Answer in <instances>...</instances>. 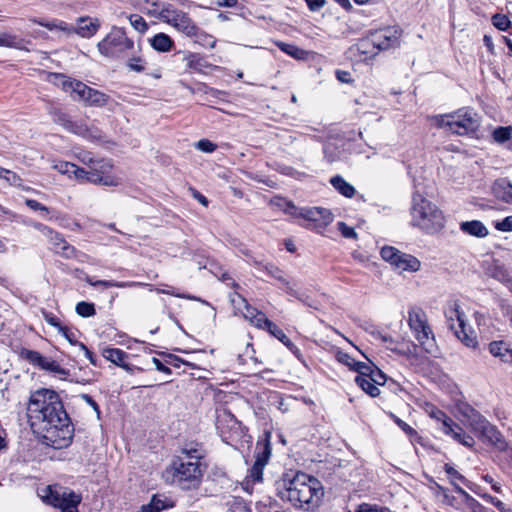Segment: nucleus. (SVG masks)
Here are the masks:
<instances>
[{
    "label": "nucleus",
    "instance_id": "obj_20",
    "mask_svg": "<svg viewBox=\"0 0 512 512\" xmlns=\"http://www.w3.org/2000/svg\"><path fill=\"white\" fill-rule=\"evenodd\" d=\"M368 370L369 367L366 364H357L355 371H357L359 375L356 376L355 382L368 395L376 397L380 394V390L366 373Z\"/></svg>",
    "mask_w": 512,
    "mask_h": 512
},
{
    "label": "nucleus",
    "instance_id": "obj_64",
    "mask_svg": "<svg viewBox=\"0 0 512 512\" xmlns=\"http://www.w3.org/2000/svg\"><path fill=\"white\" fill-rule=\"evenodd\" d=\"M25 204L32 210H35V211H43V212H46L48 213L49 212V208L44 206L43 204H41L40 202L34 200V199H27L25 201Z\"/></svg>",
    "mask_w": 512,
    "mask_h": 512
},
{
    "label": "nucleus",
    "instance_id": "obj_33",
    "mask_svg": "<svg viewBox=\"0 0 512 512\" xmlns=\"http://www.w3.org/2000/svg\"><path fill=\"white\" fill-rule=\"evenodd\" d=\"M372 41L371 32L364 38L360 39L356 44L357 50L359 53L365 55L366 58L374 57L379 52L376 50L375 44Z\"/></svg>",
    "mask_w": 512,
    "mask_h": 512
},
{
    "label": "nucleus",
    "instance_id": "obj_23",
    "mask_svg": "<svg viewBox=\"0 0 512 512\" xmlns=\"http://www.w3.org/2000/svg\"><path fill=\"white\" fill-rule=\"evenodd\" d=\"M70 27L72 28V32L77 33L81 37L89 38L96 34L100 27V23L97 19L81 17L78 19L76 27Z\"/></svg>",
    "mask_w": 512,
    "mask_h": 512
},
{
    "label": "nucleus",
    "instance_id": "obj_43",
    "mask_svg": "<svg viewBox=\"0 0 512 512\" xmlns=\"http://www.w3.org/2000/svg\"><path fill=\"white\" fill-rule=\"evenodd\" d=\"M76 312L82 317H91L95 315L96 310L93 303L82 301L76 305Z\"/></svg>",
    "mask_w": 512,
    "mask_h": 512
},
{
    "label": "nucleus",
    "instance_id": "obj_8",
    "mask_svg": "<svg viewBox=\"0 0 512 512\" xmlns=\"http://www.w3.org/2000/svg\"><path fill=\"white\" fill-rule=\"evenodd\" d=\"M49 115L52 121L65 130L81 136L87 140L97 141L102 139V132L95 126H88L82 121H72L70 117L58 107H51L49 109Z\"/></svg>",
    "mask_w": 512,
    "mask_h": 512
},
{
    "label": "nucleus",
    "instance_id": "obj_16",
    "mask_svg": "<svg viewBox=\"0 0 512 512\" xmlns=\"http://www.w3.org/2000/svg\"><path fill=\"white\" fill-rule=\"evenodd\" d=\"M401 29L397 26H390L371 32L372 41L378 52L396 48L400 45Z\"/></svg>",
    "mask_w": 512,
    "mask_h": 512
},
{
    "label": "nucleus",
    "instance_id": "obj_35",
    "mask_svg": "<svg viewBox=\"0 0 512 512\" xmlns=\"http://www.w3.org/2000/svg\"><path fill=\"white\" fill-rule=\"evenodd\" d=\"M275 279L281 283L285 292L288 295L293 296V297L297 298L298 300L304 302L303 295L295 289L294 284L285 277V274L283 271H281L279 276L276 277Z\"/></svg>",
    "mask_w": 512,
    "mask_h": 512
},
{
    "label": "nucleus",
    "instance_id": "obj_51",
    "mask_svg": "<svg viewBox=\"0 0 512 512\" xmlns=\"http://www.w3.org/2000/svg\"><path fill=\"white\" fill-rule=\"evenodd\" d=\"M229 512H250V510L242 499L234 498L229 502Z\"/></svg>",
    "mask_w": 512,
    "mask_h": 512
},
{
    "label": "nucleus",
    "instance_id": "obj_44",
    "mask_svg": "<svg viewBox=\"0 0 512 512\" xmlns=\"http://www.w3.org/2000/svg\"><path fill=\"white\" fill-rule=\"evenodd\" d=\"M20 356L27 360L30 364L37 366L40 360L41 354L38 351L22 349L20 352Z\"/></svg>",
    "mask_w": 512,
    "mask_h": 512
},
{
    "label": "nucleus",
    "instance_id": "obj_39",
    "mask_svg": "<svg viewBox=\"0 0 512 512\" xmlns=\"http://www.w3.org/2000/svg\"><path fill=\"white\" fill-rule=\"evenodd\" d=\"M32 21L40 26H43V27L49 29V30L58 29V30H61V31H64L67 33H72V28L64 21L45 22V21L36 20V19H33Z\"/></svg>",
    "mask_w": 512,
    "mask_h": 512
},
{
    "label": "nucleus",
    "instance_id": "obj_47",
    "mask_svg": "<svg viewBox=\"0 0 512 512\" xmlns=\"http://www.w3.org/2000/svg\"><path fill=\"white\" fill-rule=\"evenodd\" d=\"M74 165L75 164L71 162L58 161L53 165V168L57 170L59 173L67 175L69 178H71V173L74 169Z\"/></svg>",
    "mask_w": 512,
    "mask_h": 512
},
{
    "label": "nucleus",
    "instance_id": "obj_48",
    "mask_svg": "<svg viewBox=\"0 0 512 512\" xmlns=\"http://www.w3.org/2000/svg\"><path fill=\"white\" fill-rule=\"evenodd\" d=\"M127 66L130 68V70L138 73L145 70L144 60L140 56H133L129 58Z\"/></svg>",
    "mask_w": 512,
    "mask_h": 512
},
{
    "label": "nucleus",
    "instance_id": "obj_56",
    "mask_svg": "<svg viewBox=\"0 0 512 512\" xmlns=\"http://www.w3.org/2000/svg\"><path fill=\"white\" fill-rule=\"evenodd\" d=\"M151 503L154 508L157 509V512H160L163 509L173 507V502L167 498L161 499L157 496H153L151 499Z\"/></svg>",
    "mask_w": 512,
    "mask_h": 512
},
{
    "label": "nucleus",
    "instance_id": "obj_2",
    "mask_svg": "<svg viewBox=\"0 0 512 512\" xmlns=\"http://www.w3.org/2000/svg\"><path fill=\"white\" fill-rule=\"evenodd\" d=\"M322 495L320 482L303 472H298L292 479L285 481L284 490L280 492L282 499L306 510L313 508Z\"/></svg>",
    "mask_w": 512,
    "mask_h": 512
},
{
    "label": "nucleus",
    "instance_id": "obj_6",
    "mask_svg": "<svg viewBox=\"0 0 512 512\" xmlns=\"http://www.w3.org/2000/svg\"><path fill=\"white\" fill-rule=\"evenodd\" d=\"M445 317L448 327L454 331L455 336L467 347L475 348L477 338L470 327H467L465 314L460 310L457 301L449 303L445 309Z\"/></svg>",
    "mask_w": 512,
    "mask_h": 512
},
{
    "label": "nucleus",
    "instance_id": "obj_14",
    "mask_svg": "<svg viewBox=\"0 0 512 512\" xmlns=\"http://www.w3.org/2000/svg\"><path fill=\"white\" fill-rule=\"evenodd\" d=\"M162 19L178 31L192 37L197 34L198 27L191 20L187 13L167 7L161 12Z\"/></svg>",
    "mask_w": 512,
    "mask_h": 512
},
{
    "label": "nucleus",
    "instance_id": "obj_21",
    "mask_svg": "<svg viewBox=\"0 0 512 512\" xmlns=\"http://www.w3.org/2000/svg\"><path fill=\"white\" fill-rule=\"evenodd\" d=\"M463 424L472 432L477 434L488 420L472 407H466L460 410Z\"/></svg>",
    "mask_w": 512,
    "mask_h": 512
},
{
    "label": "nucleus",
    "instance_id": "obj_25",
    "mask_svg": "<svg viewBox=\"0 0 512 512\" xmlns=\"http://www.w3.org/2000/svg\"><path fill=\"white\" fill-rule=\"evenodd\" d=\"M242 315L255 327L265 329L267 331L273 323L263 312L258 311L252 306H246V311H242Z\"/></svg>",
    "mask_w": 512,
    "mask_h": 512
},
{
    "label": "nucleus",
    "instance_id": "obj_1",
    "mask_svg": "<svg viewBox=\"0 0 512 512\" xmlns=\"http://www.w3.org/2000/svg\"><path fill=\"white\" fill-rule=\"evenodd\" d=\"M27 417L32 431L43 444L54 449H63L71 444L74 428L60 396L54 390L43 388L32 392Z\"/></svg>",
    "mask_w": 512,
    "mask_h": 512
},
{
    "label": "nucleus",
    "instance_id": "obj_31",
    "mask_svg": "<svg viewBox=\"0 0 512 512\" xmlns=\"http://www.w3.org/2000/svg\"><path fill=\"white\" fill-rule=\"evenodd\" d=\"M150 44L158 52H168L172 49L174 41L165 33H158L150 39Z\"/></svg>",
    "mask_w": 512,
    "mask_h": 512
},
{
    "label": "nucleus",
    "instance_id": "obj_53",
    "mask_svg": "<svg viewBox=\"0 0 512 512\" xmlns=\"http://www.w3.org/2000/svg\"><path fill=\"white\" fill-rule=\"evenodd\" d=\"M338 230L340 231L341 235L344 238L347 239H356L357 233L355 232L353 227L348 226L345 222H338L337 223Z\"/></svg>",
    "mask_w": 512,
    "mask_h": 512
},
{
    "label": "nucleus",
    "instance_id": "obj_52",
    "mask_svg": "<svg viewBox=\"0 0 512 512\" xmlns=\"http://www.w3.org/2000/svg\"><path fill=\"white\" fill-rule=\"evenodd\" d=\"M493 25L499 30L505 31L510 26V20L506 15L496 14L492 18Z\"/></svg>",
    "mask_w": 512,
    "mask_h": 512
},
{
    "label": "nucleus",
    "instance_id": "obj_7",
    "mask_svg": "<svg viewBox=\"0 0 512 512\" xmlns=\"http://www.w3.org/2000/svg\"><path fill=\"white\" fill-rule=\"evenodd\" d=\"M408 325L424 350L431 353L435 346V339L425 311L420 307L410 308L408 311Z\"/></svg>",
    "mask_w": 512,
    "mask_h": 512
},
{
    "label": "nucleus",
    "instance_id": "obj_63",
    "mask_svg": "<svg viewBox=\"0 0 512 512\" xmlns=\"http://www.w3.org/2000/svg\"><path fill=\"white\" fill-rule=\"evenodd\" d=\"M495 228L499 231H512V216H508L501 222H497Z\"/></svg>",
    "mask_w": 512,
    "mask_h": 512
},
{
    "label": "nucleus",
    "instance_id": "obj_46",
    "mask_svg": "<svg viewBox=\"0 0 512 512\" xmlns=\"http://www.w3.org/2000/svg\"><path fill=\"white\" fill-rule=\"evenodd\" d=\"M511 137V129L509 127H499L494 130L493 138L499 143L509 140Z\"/></svg>",
    "mask_w": 512,
    "mask_h": 512
},
{
    "label": "nucleus",
    "instance_id": "obj_19",
    "mask_svg": "<svg viewBox=\"0 0 512 512\" xmlns=\"http://www.w3.org/2000/svg\"><path fill=\"white\" fill-rule=\"evenodd\" d=\"M441 429L444 434L452 437L455 441L465 447L471 448L475 444L474 438L467 434L464 429L456 424L451 418H445L444 428Z\"/></svg>",
    "mask_w": 512,
    "mask_h": 512
},
{
    "label": "nucleus",
    "instance_id": "obj_58",
    "mask_svg": "<svg viewBox=\"0 0 512 512\" xmlns=\"http://www.w3.org/2000/svg\"><path fill=\"white\" fill-rule=\"evenodd\" d=\"M44 319H45V321H46L49 325H51V326H53V327L57 328V330H58V332H59V333H66V332L64 331V330H65V326H63V325L60 323L59 319H58L56 316H54L53 314H51V313H44Z\"/></svg>",
    "mask_w": 512,
    "mask_h": 512
},
{
    "label": "nucleus",
    "instance_id": "obj_59",
    "mask_svg": "<svg viewBox=\"0 0 512 512\" xmlns=\"http://www.w3.org/2000/svg\"><path fill=\"white\" fill-rule=\"evenodd\" d=\"M337 359L341 363L349 366L353 370H355V368L357 367V364H364L363 362L355 361L351 356H349L347 353H343V352H338Z\"/></svg>",
    "mask_w": 512,
    "mask_h": 512
},
{
    "label": "nucleus",
    "instance_id": "obj_29",
    "mask_svg": "<svg viewBox=\"0 0 512 512\" xmlns=\"http://www.w3.org/2000/svg\"><path fill=\"white\" fill-rule=\"evenodd\" d=\"M460 230L465 234L478 238H484L488 235V229L479 220L461 222Z\"/></svg>",
    "mask_w": 512,
    "mask_h": 512
},
{
    "label": "nucleus",
    "instance_id": "obj_11",
    "mask_svg": "<svg viewBox=\"0 0 512 512\" xmlns=\"http://www.w3.org/2000/svg\"><path fill=\"white\" fill-rule=\"evenodd\" d=\"M381 257L390 263L399 272H417L420 270L421 262L413 255L404 253L395 247L384 246L380 251Z\"/></svg>",
    "mask_w": 512,
    "mask_h": 512
},
{
    "label": "nucleus",
    "instance_id": "obj_32",
    "mask_svg": "<svg viewBox=\"0 0 512 512\" xmlns=\"http://www.w3.org/2000/svg\"><path fill=\"white\" fill-rule=\"evenodd\" d=\"M491 276L505 284L512 282V274L509 269L499 261H494L490 268Z\"/></svg>",
    "mask_w": 512,
    "mask_h": 512
},
{
    "label": "nucleus",
    "instance_id": "obj_17",
    "mask_svg": "<svg viewBox=\"0 0 512 512\" xmlns=\"http://www.w3.org/2000/svg\"><path fill=\"white\" fill-rule=\"evenodd\" d=\"M49 494L46 496L48 503L54 507L60 508L62 512H78V505L81 501L80 496L73 492L58 491L48 488Z\"/></svg>",
    "mask_w": 512,
    "mask_h": 512
},
{
    "label": "nucleus",
    "instance_id": "obj_50",
    "mask_svg": "<svg viewBox=\"0 0 512 512\" xmlns=\"http://www.w3.org/2000/svg\"><path fill=\"white\" fill-rule=\"evenodd\" d=\"M43 370H46V371H49L51 373H54V374H58V375H63V376H66L68 375V371L61 367L55 360H52L50 359L46 366H44Z\"/></svg>",
    "mask_w": 512,
    "mask_h": 512
},
{
    "label": "nucleus",
    "instance_id": "obj_10",
    "mask_svg": "<svg viewBox=\"0 0 512 512\" xmlns=\"http://www.w3.org/2000/svg\"><path fill=\"white\" fill-rule=\"evenodd\" d=\"M283 209L286 213L301 217L305 220L315 223L317 228H325L334 220L333 213L326 208L305 207L297 208L292 202L285 201Z\"/></svg>",
    "mask_w": 512,
    "mask_h": 512
},
{
    "label": "nucleus",
    "instance_id": "obj_22",
    "mask_svg": "<svg viewBox=\"0 0 512 512\" xmlns=\"http://www.w3.org/2000/svg\"><path fill=\"white\" fill-rule=\"evenodd\" d=\"M85 281L94 287L101 286L103 288H111V287H118V288H131V287H148L150 291L153 290V285L143 283V282H135V281H126V282H116L112 280H94V278L87 276L85 278Z\"/></svg>",
    "mask_w": 512,
    "mask_h": 512
},
{
    "label": "nucleus",
    "instance_id": "obj_28",
    "mask_svg": "<svg viewBox=\"0 0 512 512\" xmlns=\"http://www.w3.org/2000/svg\"><path fill=\"white\" fill-rule=\"evenodd\" d=\"M176 55H182V60L186 64V68L197 72H203L210 65L199 54L192 52H177Z\"/></svg>",
    "mask_w": 512,
    "mask_h": 512
},
{
    "label": "nucleus",
    "instance_id": "obj_40",
    "mask_svg": "<svg viewBox=\"0 0 512 512\" xmlns=\"http://www.w3.org/2000/svg\"><path fill=\"white\" fill-rule=\"evenodd\" d=\"M78 159L85 165H88L89 167L92 166H100V168H110L111 165L109 163L104 162L103 160H95L91 156V153L89 152H81L78 154Z\"/></svg>",
    "mask_w": 512,
    "mask_h": 512
},
{
    "label": "nucleus",
    "instance_id": "obj_15",
    "mask_svg": "<svg viewBox=\"0 0 512 512\" xmlns=\"http://www.w3.org/2000/svg\"><path fill=\"white\" fill-rule=\"evenodd\" d=\"M34 228L40 231L45 237H47L51 244V249L56 254H59L60 256L67 259L76 257L77 250L71 246L60 233L54 231L42 223H35Z\"/></svg>",
    "mask_w": 512,
    "mask_h": 512
},
{
    "label": "nucleus",
    "instance_id": "obj_34",
    "mask_svg": "<svg viewBox=\"0 0 512 512\" xmlns=\"http://www.w3.org/2000/svg\"><path fill=\"white\" fill-rule=\"evenodd\" d=\"M102 355L106 360L120 367H126L124 360L127 358V353L123 350L119 348H105Z\"/></svg>",
    "mask_w": 512,
    "mask_h": 512
},
{
    "label": "nucleus",
    "instance_id": "obj_38",
    "mask_svg": "<svg viewBox=\"0 0 512 512\" xmlns=\"http://www.w3.org/2000/svg\"><path fill=\"white\" fill-rule=\"evenodd\" d=\"M22 42L23 41L16 35H12L9 33L0 34V46L21 49Z\"/></svg>",
    "mask_w": 512,
    "mask_h": 512
},
{
    "label": "nucleus",
    "instance_id": "obj_4",
    "mask_svg": "<svg viewBox=\"0 0 512 512\" xmlns=\"http://www.w3.org/2000/svg\"><path fill=\"white\" fill-rule=\"evenodd\" d=\"M205 469L204 464L174 457L171 464L164 470L163 478L167 483L182 490H195L202 483Z\"/></svg>",
    "mask_w": 512,
    "mask_h": 512
},
{
    "label": "nucleus",
    "instance_id": "obj_45",
    "mask_svg": "<svg viewBox=\"0 0 512 512\" xmlns=\"http://www.w3.org/2000/svg\"><path fill=\"white\" fill-rule=\"evenodd\" d=\"M231 303L234 308L242 314V311H246V306H251L245 298L240 294L234 293L231 295Z\"/></svg>",
    "mask_w": 512,
    "mask_h": 512
},
{
    "label": "nucleus",
    "instance_id": "obj_54",
    "mask_svg": "<svg viewBox=\"0 0 512 512\" xmlns=\"http://www.w3.org/2000/svg\"><path fill=\"white\" fill-rule=\"evenodd\" d=\"M131 25L139 32H145L147 30V23L143 17L134 14L129 17Z\"/></svg>",
    "mask_w": 512,
    "mask_h": 512
},
{
    "label": "nucleus",
    "instance_id": "obj_13",
    "mask_svg": "<svg viewBox=\"0 0 512 512\" xmlns=\"http://www.w3.org/2000/svg\"><path fill=\"white\" fill-rule=\"evenodd\" d=\"M133 48L134 42L127 37L122 29H113L98 44L100 53L108 57H113L117 53L132 50Z\"/></svg>",
    "mask_w": 512,
    "mask_h": 512
},
{
    "label": "nucleus",
    "instance_id": "obj_41",
    "mask_svg": "<svg viewBox=\"0 0 512 512\" xmlns=\"http://www.w3.org/2000/svg\"><path fill=\"white\" fill-rule=\"evenodd\" d=\"M489 352L495 357L502 358L510 350L503 341H493L489 344Z\"/></svg>",
    "mask_w": 512,
    "mask_h": 512
},
{
    "label": "nucleus",
    "instance_id": "obj_12",
    "mask_svg": "<svg viewBox=\"0 0 512 512\" xmlns=\"http://www.w3.org/2000/svg\"><path fill=\"white\" fill-rule=\"evenodd\" d=\"M256 450L257 453L255 463L249 470L242 483L243 489L248 493H252V484L262 481L263 469L271 455V447L269 441L267 440L265 443H257Z\"/></svg>",
    "mask_w": 512,
    "mask_h": 512
},
{
    "label": "nucleus",
    "instance_id": "obj_55",
    "mask_svg": "<svg viewBox=\"0 0 512 512\" xmlns=\"http://www.w3.org/2000/svg\"><path fill=\"white\" fill-rule=\"evenodd\" d=\"M482 498L494 505L500 512H512L510 508H507L506 505L496 497H493L489 494H484L482 495Z\"/></svg>",
    "mask_w": 512,
    "mask_h": 512
},
{
    "label": "nucleus",
    "instance_id": "obj_18",
    "mask_svg": "<svg viewBox=\"0 0 512 512\" xmlns=\"http://www.w3.org/2000/svg\"><path fill=\"white\" fill-rule=\"evenodd\" d=\"M481 440L493 445L499 451H505L508 448V443L505 441L503 435L492 425L489 421L482 427L476 434Z\"/></svg>",
    "mask_w": 512,
    "mask_h": 512
},
{
    "label": "nucleus",
    "instance_id": "obj_57",
    "mask_svg": "<svg viewBox=\"0 0 512 512\" xmlns=\"http://www.w3.org/2000/svg\"><path fill=\"white\" fill-rule=\"evenodd\" d=\"M195 147L202 152L212 153L216 150L217 145L208 139H201L195 144Z\"/></svg>",
    "mask_w": 512,
    "mask_h": 512
},
{
    "label": "nucleus",
    "instance_id": "obj_36",
    "mask_svg": "<svg viewBox=\"0 0 512 512\" xmlns=\"http://www.w3.org/2000/svg\"><path fill=\"white\" fill-rule=\"evenodd\" d=\"M277 46L281 51L285 52L286 54L290 55L295 59H304L307 55V52L305 50L293 44L279 42L277 43Z\"/></svg>",
    "mask_w": 512,
    "mask_h": 512
},
{
    "label": "nucleus",
    "instance_id": "obj_9",
    "mask_svg": "<svg viewBox=\"0 0 512 512\" xmlns=\"http://www.w3.org/2000/svg\"><path fill=\"white\" fill-rule=\"evenodd\" d=\"M61 85L64 91L77 95L80 100L85 101L89 106L101 107L106 105L109 100L107 94L80 81L69 80L61 76Z\"/></svg>",
    "mask_w": 512,
    "mask_h": 512
},
{
    "label": "nucleus",
    "instance_id": "obj_5",
    "mask_svg": "<svg viewBox=\"0 0 512 512\" xmlns=\"http://www.w3.org/2000/svg\"><path fill=\"white\" fill-rule=\"evenodd\" d=\"M435 125L457 135L474 133L480 126V116L471 108H462L456 112L434 117Z\"/></svg>",
    "mask_w": 512,
    "mask_h": 512
},
{
    "label": "nucleus",
    "instance_id": "obj_61",
    "mask_svg": "<svg viewBox=\"0 0 512 512\" xmlns=\"http://www.w3.org/2000/svg\"><path fill=\"white\" fill-rule=\"evenodd\" d=\"M368 375L377 386L384 385L386 382L385 374L382 373L379 369L370 371Z\"/></svg>",
    "mask_w": 512,
    "mask_h": 512
},
{
    "label": "nucleus",
    "instance_id": "obj_26",
    "mask_svg": "<svg viewBox=\"0 0 512 512\" xmlns=\"http://www.w3.org/2000/svg\"><path fill=\"white\" fill-rule=\"evenodd\" d=\"M492 193L498 200L512 204V184L507 178L497 179L492 185Z\"/></svg>",
    "mask_w": 512,
    "mask_h": 512
},
{
    "label": "nucleus",
    "instance_id": "obj_24",
    "mask_svg": "<svg viewBox=\"0 0 512 512\" xmlns=\"http://www.w3.org/2000/svg\"><path fill=\"white\" fill-rule=\"evenodd\" d=\"M175 457L186 461H195L197 464H203L201 461L205 457V450L200 444L191 442L185 444L181 448L180 454Z\"/></svg>",
    "mask_w": 512,
    "mask_h": 512
},
{
    "label": "nucleus",
    "instance_id": "obj_49",
    "mask_svg": "<svg viewBox=\"0 0 512 512\" xmlns=\"http://www.w3.org/2000/svg\"><path fill=\"white\" fill-rule=\"evenodd\" d=\"M43 370H46V371H49L51 373H54V374H58V375H63V376H66L68 375V371L61 367L55 360H52L50 359L46 366H44Z\"/></svg>",
    "mask_w": 512,
    "mask_h": 512
},
{
    "label": "nucleus",
    "instance_id": "obj_62",
    "mask_svg": "<svg viewBox=\"0 0 512 512\" xmlns=\"http://www.w3.org/2000/svg\"><path fill=\"white\" fill-rule=\"evenodd\" d=\"M444 470L452 478L460 480L463 483L467 482L466 478L462 474H460L455 468H453L451 465L445 464Z\"/></svg>",
    "mask_w": 512,
    "mask_h": 512
},
{
    "label": "nucleus",
    "instance_id": "obj_30",
    "mask_svg": "<svg viewBox=\"0 0 512 512\" xmlns=\"http://www.w3.org/2000/svg\"><path fill=\"white\" fill-rule=\"evenodd\" d=\"M330 184L332 187L342 196L346 198L354 197L356 190L355 188L348 183L342 176L335 175L330 178Z\"/></svg>",
    "mask_w": 512,
    "mask_h": 512
},
{
    "label": "nucleus",
    "instance_id": "obj_3",
    "mask_svg": "<svg viewBox=\"0 0 512 512\" xmlns=\"http://www.w3.org/2000/svg\"><path fill=\"white\" fill-rule=\"evenodd\" d=\"M411 225L425 234L439 233L446 223L442 210L424 197L419 191H414L410 206Z\"/></svg>",
    "mask_w": 512,
    "mask_h": 512
},
{
    "label": "nucleus",
    "instance_id": "obj_60",
    "mask_svg": "<svg viewBox=\"0 0 512 512\" xmlns=\"http://www.w3.org/2000/svg\"><path fill=\"white\" fill-rule=\"evenodd\" d=\"M395 423L398 425V427L408 436L414 437L417 435V432L414 428H412L410 425H408L406 422L401 420L398 417H394Z\"/></svg>",
    "mask_w": 512,
    "mask_h": 512
},
{
    "label": "nucleus",
    "instance_id": "obj_37",
    "mask_svg": "<svg viewBox=\"0 0 512 512\" xmlns=\"http://www.w3.org/2000/svg\"><path fill=\"white\" fill-rule=\"evenodd\" d=\"M462 502L465 505V512H485L486 508L473 498L469 493H465L462 496Z\"/></svg>",
    "mask_w": 512,
    "mask_h": 512
},
{
    "label": "nucleus",
    "instance_id": "obj_27",
    "mask_svg": "<svg viewBox=\"0 0 512 512\" xmlns=\"http://www.w3.org/2000/svg\"><path fill=\"white\" fill-rule=\"evenodd\" d=\"M103 169L100 166L90 167L87 170L86 181L96 185L116 186L118 182L110 176L103 175Z\"/></svg>",
    "mask_w": 512,
    "mask_h": 512
},
{
    "label": "nucleus",
    "instance_id": "obj_42",
    "mask_svg": "<svg viewBox=\"0 0 512 512\" xmlns=\"http://www.w3.org/2000/svg\"><path fill=\"white\" fill-rule=\"evenodd\" d=\"M268 332L271 335H273L275 338L280 340L287 347L293 346V343L287 337V335L284 333V331L282 329H280L275 323H272V325L270 326Z\"/></svg>",
    "mask_w": 512,
    "mask_h": 512
}]
</instances>
